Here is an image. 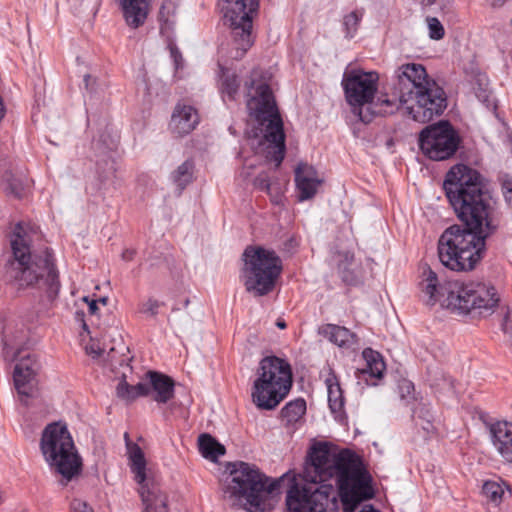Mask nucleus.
Here are the masks:
<instances>
[{
    "mask_svg": "<svg viewBox=\"0 0 512 512\" xmlns=\"http://www.w3.org/2000/svg\"><path fill=\"white\" fill-rule=\"evenodd\" d=\"M491 233L460 225L444 230L438 240V257L442 265L456 271H471L482 260L486 238Z\"/></svg>",
    "mask_w": 512,
    "mask_h": 512,
    "instance_id": "7",
    "label": "nucleus"
},
{
    "mask_svg": "<svg viewBox=\"0 0 512 512\" xmlns=\"http://www.w3.org/2000/svg\"><path fill=\"white\" fill-rule=\"evenodd\" d=\"M396 77L404 113L412 120L428 123L445 111L446 93L422 64H403L396 70Z\"/></svg>",
    "mask_w": 512,
    "mask_h": 512,
    "instance_id": "5",
    "label": "nucleus"
},
{
    "mask_svg": "<svg viewBox=\"0 0 512 512\" xmlns=\"http://www.w3.org/2000/svg\"><path fill=\"white\" fill-rule=\"evenodd\" d=\"M421 2L426 5H431L435 2V0H421Z\"/></svg>",
    "mask_w": 512,
    "mask_h": 512,
    "instance_id": "48",
    "label": "nucleus"
},
{
    "mask_svg": "<svg viewBox=\"0 0 512 512\" xmlns=\"http://www.w3.org/2000/svg\"><path fill=\"white\" fill-rule=\"evenodd\" d=\"M492 6H500L504 0H486Z\"/></svg>",
    "mask_w": 512,
    "mask_h": 512,
    "instance_id": "45",
    "label": "nucleus"
},
{
    "mask_svg": "<svg viewBox=\"0 0 512 512\" xmlns=\"http://www.w3.org/2000/svg\"><path fill=\"white\" fill-rule=\"evenodd\" d=\"M376 105L379 106L384 113H393L394 109H398L400 105L404 110V103L400 100V94L398 96L393 95L392 97L380 95L377 97Z\"/></svg>",
    "mask_w": 512,
    "mask_h": 512,
    "instance_id": "35",
    "label": "nucleus"
},
{
    "mask_svg": "<svg viewBox=\"0 0 512 512\" xmlns=\"http://www.w3.org/2000/svg\"><path fill=\"white\" fill-rule=\"evenodd\" d=\"M86 351L89 355H92L93 357L100 355V349L98 347L95 348L94 345L87 346Z\"/></svg>",
    "mask_w": 512,
    "mask_h": 512,
    "instance_id": "43",
    "label": "nucleus"
},
{
    "mask_svg": "<svg viewBox=\"0 0 512 512\" xmlns=\"http://www.w3.org/2000/svg\"><path fill=\"white\" fill-rule=\"evenodd\" d=\"M146 375L154 401L165 404L174 397L175 383L171 377L157 371H148Z\"/></svg>",
    "mask_w": 512,
    "mask_h": 512,
    "instance_id": "20",
    "label": "nucleus"
},
{
    "mask_svg": "<svg viewBox=\"0 0 512 512\" xmlns=\"http://www.w3.org/2000/svg\"><path fill=\"white\" fill-rule=\"evenodd\" d=\"M108 299L107 298H100L98 301L97 300H92L88 303V310H89V313L92 314V315H95L98 311V306H97V303L98 302H101L103 305H105L107 303Z\"/></svg>",
    "mask_w": 512,
    "mask_h": 512,
    "instance_id": "41",
    "label": "nucleus"
},
{
    "mask_svg": "<svg viewBox=\"0 0 512 512\" xmlns=\"http://www.w3.org/2000/svg\"><path fill=\"white\" fill-rule=\"evenodd\" d=\"M491 442L500 456L512 463V423L498 421L490 426Z\"/></svg>",
    "mask_w": 512,
    "mask_h": 512,
    "instance_id": "19",
    "label": "nucleus"
},
{
    "mask_svg": "<svg viewBox=\"0 0 512 512\" xmlns=\"http://www.w3.org/2000/svg\"><path fill=\"white\" fill-rule=\"evenodd\" d=\"M3 502V493L2 491L0 490V504Z\"/></svg>",
    "mask_w": 512,
    "mask_h": 512,
    "instance_id": "49",
    "label": "nucleus"
},
{
    "mask_svg": "<svg viewBox=\"0 0 512 512\" xmlns=\"http://www.w3.org/2000/svg\"><path fill=\"white\" fill-rule=\"evenodd\" d=\"M460 139L447 121H440L422 130L419 135V147L424 155L432 160L448 159L456 152Z\"/></svg>",
    "mask_w": 512,
    "mask_h": 512,
    "instance_id": "14",
    "label": "nucleus"
},
{
    "mask_svg": "<svg viewBox=\"0 0 512 512\" xmlns=\"http://www.w3.org/2000/svg\"><path fill=\"white\" fill-rule=\"evenodd\" d=\"M40 450L51 471L61 476L62 485L66 486L81 473L82 458L65 423L53 422L45 427Z\"/></svg>",
    "mask_w": 512,
    "mask_h": 512,
    "instance_id": "9",
    "label": "nucleus"
},
{
    "mask_svg": "<svg viewBox=\"0 0 512 512\" xmlns=\"http://www.w3.org/2000/svg\"><path fill=\"white\" fill-rule=\"evenodd\" d=\"M281 482L266 477L253 464L237 462L232 465L224 492L247 511L263 512L266 500L279 490Z\"/></svg>",
    "mask_w": 512,
    "mask_h": 512,
    "instance_id": "8",
    "label": "nucleus"
},
{
    "mask_svg": "<svg viewBox=\"0 0 512 512\" xmlns=\"http://www.w3.org/2000/svg\"><path fill=\"white\" fill-rule=\"evenodd\" d=\"M193 168V162L187 160L173 173V181L180 190H183L192 181Z\"/></svg>",
    "mask_w": 512,
    "mask_h": 512,
    "instance_id": "31",
    "label": "nucleus"
},
{
    "mask_svg": "<svg viewBox=\"0 0 512 512\" xmlns=\"http://www.w3.org/2000/svg\"><path fill=\"white\" fill-rule=\"evenodd\" d=\"M135 253L136 252L133 249H126L122 252V259L125 261H131L133 260Z\"/></svg>",
    "mask_w": 512,
    "mask_h": 512,
    "instance_id": "42",
    "label": "nucleus"
},
{
    "mask_svg": "<svg viewBox=\"0 0 512 512\" xmlns=\"http://www.w3.org/2000/svg\"><path fill=\"white\" fill-rule=\"evenodd\" d=\"M5 112H6L5 105L3 103L2 97L0 96V121L3 119Z\"/></svg>",
    "mask_w": 512,
    "mask_h": 512,
    "instance_id": "44",
    "label": "nucleus"
},
{
    "mask_svg": "<svg viewBox=\"0 0 512 512\" xmlns=\"http://www.w3.org/2000/svg\"><path fill=\"white\" fill-rule=\"evenodd\" d=\"M443 188L457 217L467 227L487 233L497 229L495 201L477 170L464 164L453 166L446 174Z\"/></svg>",
    "mask_w": 512,
    "mask_h": 512,
    "instance_id": "2",
    "label": "nucleus"
},
{
    "mask_svg": "<svg viewBox=\"0 0 512 512\" xmlns=\"http://www.w3.org/2000/svg\"><path fill=\"white\" fill-rule=\"evenodd\" d=\"M198 111L191 105L178 103L171 116V132L182 137L191 133L199 124Z\"/></svg>",
    "mask_w": 512,
    "mask_h": 512,
    "instance_id": "16",
    "label": "nucleus"
},
{
    "mask_svg": "<svg viewBox=\"0 0 512 512\" xmlns=\"http://www.w3.org/2000/svg\"><path fill=\"white\" fill-rule=\"evenodd\" d=\"M122 9L124 19L128 26L138 28L142 26L149 13V0H117Z\"/></svg>",
    "mask_w": 512,
    "mask_h": 512,
    "instance_id": "22",
    "label": "nucleus"
},
{
    "mask_svg": "<svg viewBox=\"0 0 512 512\" xmlns=\"http://www.w3.org/2000/svg\"><path fill=\"white\" fill-rule=\"evenodd\" d=\"M318 334L340 348L351 349L358 343L357 335L344 326L323 324L318 328Z\"/></svg>",
    "mask_w": 512,
    "mask_h": 512,
    "instance_id": "21",
    "label": "nucleus"
},
{
    "mask_svg": "<svg viewBox=\"0 0 512 512\" xmlns=\"http://www.w3.org/2000/svg\"><path fill=\"white\" fill-rule=\"evenodd\" d=\"M336 478L344 505L356 506L374 497L372 476L361 459L348 450L336 454L326 443L313 445L307 455L301 481L293 478L286 493L288 512H326Z\"/></svg>",
    "mask_w": 512,
    "mask_h": 512,
    "instance_id": "1",
    "label": "nucleus"
},
{
    "mask_svg": "<svg viewBox=\"0 0 512 512\" xmlns=\"http://www.w3.org/2000/svg\"><path fill=\"white\" fill-rule=\"evenodd\" d=\"M363 14V10H355L344 16L343 25L347 37L352 38L356 34Z\"/></svg>",
    "mask_w": 512,
    "mask_h": 512,
    "instance_id": "33",
    "label": "nucleus"
},
{
    "mask_svg": "<svg viewBox=\"0 0 512 512\" xmlns=\"http://www.w3.org/2000/svg\"><path fill=\"white\" fill-rule=\"evenodd\" d=\"M254 186L261 191L266 192L272 203L279 205L283 200V190L275 183H272L268 172L259 173L254 179Z\"/></svg>",
    "mask_w": 512,
    "mask_h": 512,
    "instance_id": "27",
    "label": "nucleus"
},
{
    "mask_svg": "<svg viewBox=\"0 0 512 512\" xmlns=\"http://www.w3.org/2000/svg\"><path fill=\"white\" fill-rule=\"evenodd\" d=\"M29 189V181L27 179L21 180L13 178L9 183L10 192L17 198H22L26 195Z\"/></svg>",
    "mask_w": 512,
    "mask_h": 512,
    "instance_id": "36",
    "label": "nucleus"
},
{
    "mask_svg": "<svg viewBox=\"0 0 512 512\" xmlns=\"http://www.w3.org/2000/svg\"><path fill=\"white\" fill-rule=\"evenodd\" d=\"M484 496L495 505L502 502L504 496V487L496 481H486L482 487Z\"/></svg>",
    "mask_w": 512,
    "mask_h": 512,
    "instance_id": "32",
    "label": "nucleus"
},
{
    "mask_svg": "<svg viewBox=\"0 0 512 512\" xmlns=\"http://www.w3.org/2000/svg\"><path fill=\"white\" fill-rule=\"evenodd\" d=\"M198 446L205 458L216 459L225 454L224 446L207 433H203L198 437Z\"/></svg>",
    "mask_w": 512,
    "mask_h": 512,
    "instance_id": "28",
    "label": "nucleus"
},
{
    "mask_svg": "<svg viewBox=\"0 0 512 512\" xmlns=\"http://www.w3.org/2000/svg\"><path fill=\"white\" fill-rule=\"evenodd\" d=\"M295 183L299 191V200L305 201L315 196L322 180L313 166L300 163L295 169Z\"/></svg>",
    "mask_w": 512,
    "mask_h": 512,
    "instance_id": "17",
    "label": "nucleus"
},
{
    "mask_svg": "<svg viewBox=\"0 0 512 512\" xmlns=\"http://www.w3.org/2000/svg\"><path fill=\"white\" fill-rule=\"evenodd\" d=\"M428 28H429V36L432 39L440 40L444 37V28L441 22L435 18L430 17L427 18Z\"/></svg>",
    "mask_w": 512,
    "mask_h": 512,
    "instance_id": "37",
    "label": "nucleus"
},
{
    "mask_svg": "<svg viewBox=\"0 0 512 512\" xmlns=\"http://www.w3.org/2000/svg\"><path fill=\"white\" fill-rule=\"evenodd\" d=\"M379 76L376 72H364L361 70L346 72L342 85L348 104L354 114L358 115L362 122H370V116L362 115L363 106L372 103L378 88Z\"/></svg>",
    "mask_w": 512,
    "mask_h": 512,
    "instance_id": "13",
    "label": "nucleus"
},
{
    "mask_svg": "<svg viewBox=\"0 0 512 512\" xmlns=\"http://www.w3.org/2000/svg\"><path fill=\"white\" fill-rule=\"evenodd\" d=\"M11 255L5 265L7 281L18 289L37 287L49 294L57 293L60 287L58 271L49 249L37 253L31 251L30 239L20 224L10 236Z\"/></svg>",
    "mask_w": 512,
    "mask_h": 512,
    "instance_id": "4",
    "label": "nucleus"
},
{
    "mask_svg": "<svg viewBox=\"0 0 512 512\" xmlns=\"http://www.w3.org/2000/svg\"><path fill=\"white\" fill-rule=\"evenodd\" d=\"M72 512H94L93 509L84 501L75 499L71 503Z\"/></svg>",
    "mask_w": 512,
    "mask_h": 512,
    "instance_id": "40",
    "label": "nucleus"
},
{
    "mask_svg": "<svg viewBox=\"0 0 512 512\" xmlns=\"http://www.w3.org/2000/svg\"><path fill=\"white\" fill-rule=\"evenodd\" d=\"M292 383V368L285 359L264 357L251 388L252 402L260 410H274L287 397Z\"/></svg>",
    "mask_w": 512,
    "mask_h": 512,
    "instance_id": "10",
    "label": "nucleus"
},
{
    "mask_svg": "<svg viewBox=\"0 0 512 512\" xmlns=\"http://www.w3.org/2000/svg\"><path fill=\"white\" fill-rule=\"evenodd\" d=\"M325 384L328 392L329 408L336 417H340L344 414L345 398L339 379L332 370L326 377Z\"/></svg>",
    "mask_w": 512,
    "mask_h": 512,
    "instance_id": "24",
    "label": "nucleus"
},
{
    "mask_svg": "<svg viewBox=\"0 0 512 512\" xmlns=\"http://www.w3.org/2000/svg\"><path fill=\"white\" fill-rule=\"evenodd\" d=\"M502 193L506 203L512 208V180L505 179L502 182Z\"/></svg>",
    "mask_w": 512,
    "mask_h": 512,
    "instance_id": "39",
    "label": "nucleus"
},
{
    "mask_svg": "<svg viewBox=\"0 0 512 512\" xmlns=\"http://www.w3.org/2000/svg\"><path fill=\"white\" fill-rule=\"evenodd\" d=\"M26 337V332L21 329L18 334L13 339H11L8 335L7 329L5 328L2 332V342L4 345L3 350L5 357L8 358L10 350H13L14 348H17L19 345H21Z\"/></svg>",
    "mask_w": 512,
    "mask_h": 512,
    "instance_id": "34",
    "label": "nucleus"
},
{
    "mask_svg": "<svg viewBox=\"0 0 512 512\" xmlns=\"http://www.w3.org/2000/svg\"><path fill=\"white\" fill-rule=\"evenodd\" d=\"M419 298L427 306L440 303L461 315H491L500 297L494 286L484 282L451 281L441 284L437 274L426 267L419 282Z\"/></svg>",
    "mask_w": 512,
    "mask_h": 512,
    "instance_id": "3",
    "label": "nucleus"
},
{
    "mask_svg": "<svg viewBox=\"0 0 512 512\" xmlns=\"http://www.w3.org/2000/svg\"><path fill=\"white\" fill-rule=\"evenodd\" d=\"M161 303L153 298H149L147 301L142 302L139 305V312L148 316H156Z\"/></svg>",
    "mask_w": 512,
    "mask_h": 512,
    "instance_id": "38",
    "label": "nucleus"
},
{
    "mask_svg": "<svg viewBox=\"0 0 512 512\" xmlns=\"http://www.w3.org/2000/svg\"><path fill=\"white\" fill-rule=\"evenodd\" d=\"M90 81H91V76H90V75H85V76H84V83H85V87H86L87 89L89 88Z\"/></svg>",
    "mask_w": 512,
    "mask_h": 512,
    "instance_id": "47",
    "label": "nucleus"
},
{
    "mask_svg": "<svg viewBox=\"0 0 512 512\" xmlns=\"http://www.w3.org/2000/svg\"><path fill=\"white\" fill-rule=\"evenodd\" d=\"M365 367L356 371V377L364 380L368 385H376L384 375L386 365L381 354L371 348L364 349L362 353Z\"/></svg>",
    "mask_w": 512,
    "mask_h": 512,
    "instance_id": "18",
    "label": "nucleus"
},
{
    "mask_svg": "<svg viewBox=\"0 0 512 512\" xmlns=\"http://www.w3.org/2000/svg\"><path fill=\"white\" fill-rule=\"evenodd\" d=\"M240 82L237 75L229 70L224 71L221 77V92L225 100H234L238 93Z\"/></svg>",
    "mask_w": 512,
    "mask_h": 512,
    "instance_id": "30",
    "label": "nucleus"
},
{
    "mask_svg": "<svg viewBox=\"0 0 512 512\" xmlns=\"http://www.w3.org/2000/svg\"><path fill=\"white\" fill-rule=\"evenodd\" d=\"M40 364L35 355L28 354L19 359L13 372L14 386L20 397V401L25 405L28 399L32 398L37 391V374Z\"/></svg>",
    "mask_w": 512,
    "mask_h": 512,
    "instance_id": "15",
    "label": "nucleus"
},
{
    "mask_svg": "<svg viewBox=\"0 0 512 512\" xmlns=\"http://www.w3.org/2000/svg\"><path fill=\"white\" fill-rule=\"evenodd\" d=\"M427 424H428V426H431V420L430 419L427 420Z\"/></svg>",
    "mask_w": 512,
    "mask_h": 512,
    "instance_id": "50",
    "label": "nucleus"
},
{
    "mask_svg": "<svg viewBox=\"0 0 512 512\" xmlns=\"http://www.w3.org/2000/svg\"><path fill=\"white\" fill-rule=\"evenodd\" d=\"M224 4L225 22L232 29L234 52L232 58L240 59L253 44L252 14L257 11L258 0H221Z\"/></svg>",
    "mask_w": 512,
    "mask_h": 512,
    "instance_id": "12",
    "label": "nucleus"
},
{
    "mask_svg": "<svg viewBox=\"0 0 512 512\" xmlns=\"http://www.w3.org/2000/svg\"><path fill=\"white\" fill-rule=\"evenodd\" d=\"M276 325H277V327H279L280 329H285V328H286V323H285V321H284V320H280V319H279V320H277Z\"/></svg>",
    "mask_w": 512,
    "mask_h": 512,
    "instance_id": "46",
    "label": "nucleus"
},
{
    "mask_svg": "<svg viewBox=\"0 0 512 512\" xmlns=\"http://www.w3.org/2000/svg\"><path fill=\"white\" fill-rule=\"evenodd\" d=\"M116 395L126 402H133L138 397L150 395V386L142 382L136 385H130L125 380H122L116 387Z\"/></svg>",
    "mask_w": 512,
    "mask_h": 512,
    "instance_id": "26",
    "label": "nucleus"
},
{
    "mask_svg": "<svg viewBox=\"0 0 512 512\" xmlns=\"http://www.w3.org/2000/svg\"><path fill=\"white\" fill-rule=\"evenodd\" d=\"M247 109L263 128L264 139L269 143L267 158L278 168L285 156V134L273 92L267 82L254 76L247 86Z\"/></svg>",
    "mask_w": 512,
    "mask_h": 512,
    "instance_id": "6",
    "label": "nucleus"
},
{
    "mask_svg": "<svg viewBox=\"0 0 512 512\" xmlns=\"http://www.w3.org/2000/svg\"><path fill=\"white\" fill-rule=\"evenodd\" d=\"M124 439L126 442L127 454L130 461L131 471L135 474V480L142 486L149 487L148 484H145L146 480V460L144 453L140 446L136 443H133L129 434L126 432L124 434Z\"/></svg>",
    "mask_w": 512,
    "mask_h": 512,
    "instance_id": "23",
    "label": "nucleus"
},
{
    "mask_svg": "<svg viewBox=\"0 0 512 512\" xmlns=\"http://www.w3.org/2000/svg\"><path fill=\"white\" fill-rule=\"evenodd\" d=\"M140 495L146 512H168L167 497L156 485L142 486Z\"/></svg>",
    "mask_w": 512,
    "mask_h": 512,
    "instance_id": "25",
    "label": "nucleus"
},
{
    "mask_svg": "<svg viewBox=\"0 0 512 512\" xmlns=\"http://www.w3.org/2000/svg\"><path fill=\"white\" fill-rule=\"evenodd\" d=\"M241 278L247 292L260 297L273 291L282 272L277 253L261 245H249L242 254Z\"/></svg>",
    "mask_w": 512,
    "mask_h": 512,
    "instance_id": "11",
    "label": "nucleus"
},
{
    "mask_svg": "<svg viewBox=\"0 0 512 512\" xmlns=\"http://www.w3.org/2000/svg\"><path fill=\"white\" fill-rule=\"evenodd\" d=\"M306 412V402L304 399H296L288 402L281 410V416L287 424L297 422Z\"/></svg>",
    "mask_w": 512,
    "mask_h": 512,
    "instance_id": "29",
    "label": "nucleus"
}]
</instances>
